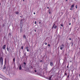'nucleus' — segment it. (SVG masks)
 <instances>
[{
	"label": "nucleus",
	"mask_w": 80,
	"mask_h": 80,
	"mask_svg": "<svg viewBox=\"0 0 80 80\" xmlns=\"http://www.w3.org/2000/svg\"><path fill=\"white\" fill-rule=\"evenodd\" d=\"M64 48V44H62L60 46V49L62 50L63 48Z\"/></svg>",
	"instance_id": "nucleus-1"
},
{
	"label": "nucleus",
	"mask_w": 80,
	"mask_h": 80,
	"mask_svg": "<svg viewBox=\"0 0 80 80\" xmlns=\"http://www.w3.org/2000/svg\"><path fill=\"white\" fill-rule=\"evenodd\" d=\"M23 20H21L20 21V26L21 25V26H23Z\"/></svg>",
	"instance_id": "nucleus-2"
},
{
	"label": "nucleus",
	"mask_w": 80,
	"mask_h": 80,
	"mask_svg": "<svg viewBox=\"0 0 80 80\" xmlns=\"http://www.w3.org/2000/svg\"><path fill=\"white\" fill-rule=\"evenodd\" d=\"M21 28H20V33H22V25L20 26Z\"/></svg>",
	"instance_id": "nucleus-3"
},
{
	"label": "nucleus",
	"mask_w": 80,
	"mask_h": 80,
	"mask_svg": "<svg viewBox=\"0 0 80 80\" xmlns=\"http://www.w3.org/2000/svg\"><path fill=\"white\" fill-rule=\"evenodd\" d=\"M0 62H2V63H3V58L2 57L0 58Z\"/></svg>",
	"instance_id": "nucleus-4"
},
{
	"label": "nucleus",
	"mask_w": 80,
	"mask_h": 80,
	"mask_svg": "<svg viewBox=\"0 0 80 80\" xmlns=\"http://www.w3.org/2000/svg\"><path fill=\"white\" fill-rule=\"evenodd\" d=\"M6 48V45H4V46H2L3 49L4 50H5Z\"/></svg>",
	"instance_id": "nucleus-5"
},
{
	"label": "nucleus",
	"mask_w": 80,
	"mask_h": 80,
	"mask_svg": "<svg viewBox=\"0 0 80 80\" xmlns=\"http://www.w3.org/2000/svg\"><path fill=\"white\" fill-rule=\"evenodd\" d=\"M50 66H51V67H52V66H53V62H50Z\"/></svg>",
	"instance_id": "nucleus-6"
},
{
	"label": "nucleus",
	"mask_w": 80,
	"mask_h": 80,
	"mask_svg": "<svg viewBox=\"0 0 80 80\" xmlns=\"http://www.w3.org/2000/svg\"><path fill=\"white\" fill-rule=\"evenodd\" d=\"M21 69H22V65H20L19 67V70H20Z\"/></svg>",
	"instance_id": "nucleus-7"
},
{
	"label": "nucleus",
	"mask_w": 80,
	"mask_h": 80,
	"mask_svg": "<svg viewBox=\"0 0 80 80\" xmlns=\"http://www.w3.org/2000/svg\"><path fill=\"white\" fill-rule=\"evenodd\" d=\"M16 14L17 15H18V14L19 13V12H15Z\"/></svg>",
	"instance_id": "nucleus-8"
},
{
	"label": "nucleus",
	"mask_w": 80,
	"mask_h": 80,
	"mask_svg": "<svg viewBox=\"0 0 80 80\" xmlns=\"http://www.w3.org/2000/svg\"><path fill=\"white\" fill-rule=\"evenodd\" d=\"M74 7V4H72V5L71 7L73 8Z\"/></svg>",
	"instance_id": "nucleus-9"
},
{
	"label": "nucleus",
	"mask_w": 80,
	"mask_h": 80,
	"mask_svg": "<svg viewBox=\"0 0 80 80\" xmlns=\"http://www.w3.org/2000/svg\"><path fill=\"white\" fill-rule=\"evenodd\" d=\"M64 75H66V76H67V72H64Z\"/></svg>",
	"instance_id": "nucleus-10"
},
{
	"label": "nucleus",
	"mask_w": 80,
	"mask_h": 80,
	"mask_svg": "<svg viewBox=\"0 0 80 80\" xmlns=\"http://www.w3.org/2000/svg\"><path fill=\"white\" fill-rule=\"evenodd\" d=\"M23 38H25V39H26V38H26V36H25V35H23Z\"/></svg>",
	"instance_id": "nucleus-11"
},
{
	"label": "nucleus",
	"mask_w": 80,
	"mask_h": 80,
	"mask_svg": "<svg viewBox=\"0 0 80 80\" xmlns=\"http://www.w3.org/2000/svg\"><path fill=\"white\" fill-rule=\"evenodd\" d=\"M23 64L24 65V67H25V65H26V63L25 62H24Z\"/></svg>",
	"instance_id": "nucleus-12"
},
{
	"label": "nucleus",
	"mask_w": 80,
	"mask_h": 80,
	"mask_svg": "<svg viewBox=\"0 0 80 80\" xmlns=\"http://www.w3.org/2000/svg\"><path fill=\"white\" fill-rule=\"evenodd\" d=\"M53 24H54V25L52 28V29H53V27H54V26H55V23H54Z\"/></svg>",
	"instance_id": "nucleus-13"
},
{
	"label": "nucleus",
	"mask_w": 80,
	"mask_h": 80,
	"mask_svg": "<svg viewBox=\"0 0 80 80\" xmlns=\"http://www.w3.org/2000/svg\"><path fill=\"white\" fill-rule=\"evenodd\" d=\"M7 50L8 52H9V49H8V48H7Z\"/></svg>",
	"instance_id": "nucleus-14"
},
{
	"label": "nucleus",
	"mask_w": 80,
	"mask_h": 80,
	"mask_svg": "<svg viewBox=\"0 0 80 80\" xmlns=\"http://www.w3.org/2000/svg\"><path fill=\"white\" fill-rule=\"evenodd\" d=\"M49 14H51V12L50 11V10L49 11Z\"/></svg>",
	"instance_id": "nucleus-15"
},
{
	"label": "nucleus",
	"mask_w": 80,
	"mask_h": 80,
	"mask_svg": "<svg viewBox=\"0 0 80 80\" xmlns=\"http://www.w3.org/2000/svg\"><path fill=\"white\" fill-rule=\"evenodd\" d=\"M73 8H72V7H71V8L70 9V10H73Z\"/></svg>",
	"instance_id": "nucleus-16"
},
{
	"label": "nucleus",
	"mask_w": 80,
	"mask_h": 80,
	"mask_svg": "<svg viewBox=\"0 0 80 80\" xmlns=\"http://www.w3.org/2000/svg\"><path fill=\"white\" fill-rule=\"evenodd\" d=\"M26 50H28V47H27L26 48H25Z\"/></svg>",
	"instance_id": "nucleus-17"
},
{
	"label": "nucleus",
	"mask_w": 80,
	"mask_h": 80,
	"mask_svg": "<svg viewBox=\"0 0 80 80\" xmlns=\"http://www.w3.org/2000/svg\"><path fill=\"white\" fill-rule=\"evenodd\" d=\"M8 36H10L11 35V33H9L8 34Z\"/></svg>",
	"instance_id": "nucleus-18"
},
{
	"label": "nucleus",
	"mask_w": 80,
	"mask_h": 80,
	"mask_svg": "<svg viewBox=\"0 0 80 80\" xmlns=\"http://www.w3.org/2000/svg\"><path fill=\"white\" fill-rule=\"evenodd\" d=\"M57 27V26H55L54 27V28L55 29Z\"/></svg>",
	"instance_id": "nucleus-19"
},
{
	"label": "nucleus",
	"mask_w": 80,
	"mask_h": 80,
	"mask_svg": "<svg viewBox=\"0 0 80 80\" xmlns=\"http://www.w3.org/2000/svg\"><path fill=\"white\" fill-rule=\"evenodd\" d=\"M75 8H76V9H77V5H76L75 6Z\"/></svg>",
	"instance_id": "nucleus-20"
},
{
	"label": "nucleus",
	"mask_w": 80,
	"mask_h": 80,
	"mask_svg": "<svg viewBox=\"0 0 80 80\" xmlns=\"http://www.w3.org/2000/svg\"><path fill=\"white\" fill-rule=\"evenodd\" d=\"M4 26H5V24H2V27H4Z\"/></svg>",
	"instance_id": "nucleus-21"
},
{
	"label": "nucleus",
	"mask_w": 80,
	"mask_h": 80,
	"mask_svg": "<svg viewBox=\"0 0 80 80\" xmlns=\"http://www.w3.org/2000/svg\"><path fill=\"white\" fill-rule=\"evenodd\" d=\"M45 45H47V42H45L44 43Z\"/></svg>",
	"instance_id": "nucleus-22"
},
{
	"label": "nucleus",
	"mask_w": 80,
	"mask_h": 80,
	"mask_svg": "<svg viewBox=\"0 0 80 80\" xmlns=\"http://www.w3.org/2000/svg\"><path fill=\"white\" fill-rule=\"evenodd\" d=\"M34 24H37V21H35L34 22Z\"/></svg>",
	"instance_id": "nucleus-23"
},
{
	"label": "nucleus",
	"mask_w": 80,
	"mask_h": 80,
	"mask_svg": "<svg viewBox=\"0 0 80 80\" xmlns=\"http://www.w3.org/2000/svg\"><path fill=\"white\" fill-rule=\"evenodd\" d=\"M21 48L22 49H23V46H21Z\"/></svg>",
	"instance_id": "nucleus-24"
},
{
	"label": "nucleus",
	"mask_w": 80,
	"mask_h": 80,
	"mask_svg": "<svg viewBox=\"0 0 80 80\" xmlns=\"http://www.w3.org/2000/svg\"><path fill=\"white\" fill-rule=\"evenodd\" d=\"M51 78H52V77H50L49 78V80H51Z\"/></svg>",
	"instance_id": "nucleus-25"
},
{
	"label": "nucleus",
	"mask_w": 80,
	"mask_h": 80,
	"mask_svg": "<svg viewBox=\"0 0 80 80\" xmlns=\"http://www.w3.org/2000/svg\"><path fill=\"white\" fill-rule=\"evenodd\" d=\"M69 40H72V38H69Z\"/></svg>",
	"instance_id": "nucleus-26"
},
{
	"label": "nucleus",
	"mask_w": 80,
	"mask_h": 80,
	"mask_svg": "<svg viewBox=\"0 0 80 80\" xmlns=\"http://www.w3.org/2000/svg\"><path fill=\"white\" fill-rule=\"evenodd\" d=\"M48 47H50V44H48Z\"/></svg>",
	"instance_id": "nucleus-27"
},
{
	"label": "nucleus",
	"mask_w": 80,
	"mask_h": 80,
	"mask_svg": "<svg viewBox=\"0 0 80 80\" xmlns=\"http://www.w3.org/2000/svg\"><path fill=\"white\" fill-rule=\"evenodd\" d=\"M13 61L14 62H15V58H13Z\"/></svg>",
	"instance_id": "nucleus-28"
},
{
	"label": "nucleus",
	"mask_w": 80,
	"mask_h": 80,
	"mask_svg": "<svg viewBox=\"0 0 80 80\" xmlns=\"http://www.w3.org/2000/svg\"><path fill=\"white\" fill-rule=\"evenodd\" d=\"M60 25H61V27H63V24H61Z\"/></svg>",
	"instance_id": "nucleus-29"
},
{
	"label": "nucleus",
	"mask_w": 80,
	"mask_h": 80,
	"mask_svg": "<svg viewBox=\"0 0 80 80\" xmlns=\"http://www.w3.org/2000/svg\"><path fill=\"white\" fill-rule=\"evenodd\" d=\"M27 52H29V49H27Z\"/></svg>",
	"instance_id": "nucleus-30"
},
{
	"label": "nucleus",
	"mask_w": 80,
	"mask_h": 80,
	"mask_svg": "<svg viewBox=\"0 0 80 80\" xmlns=\"http://www.w3.org/2000/svg\"><path fill=\"white\" fill-rule=\"evenodd\" d=\"M42 62H43V61L42 60L40 61V62L41 63H42Z\"/></svg>",
	"instance_id": "nucleus-31"
},
{
	"label": "nucleus",
	"mask_w": 80,
	"mask_h": 80,
	"mask_svg": "<svg viewBox=\"0 0 80 80\" xmlns=\"http://www.w3.org/2000/svg\"><path fill=\"white\" fill-rule=\"evenodd\" d=\"M3 68L4 69H5V68H6V67H5H5Z\"/></svg>",
	"instance_id": "nucleus-32"
},
{
	"label": "nucleus",
	"mask_w": 80,
	"mask_h": 80,
	"mask_svg": "<svg viewBox=\"0 0 80 80\" xmlns=\"http://www.w3.org/2000/svg\"><path fill=\"white\" fill-rule=\"evenodd\" d=\"M39 24H41V22H39Z\"/></svg>",
	"instance_id": "nucleus-33"
},
{
	"label": "nucleus",
	"mask_w": 80,
	"mask_h": 80,
	"mask_svg": "<svg viewBox=\"0 0 80 80\" xmlns=\"http://www.w3.org/2000/svg\"><path fill=\"white\" fill-rule=\"evenodd\" d=\"M33 14H34V15H35V14H36L35 12H34Z\"/></svg>",
	"instance_id": "nucleus-34"
},
{
	"label": "nucleus",
	"mask_w": 80,
	"mask_h": 80,
	"mask_svg": "<svg viewBox=\"0 0 80 80\" xmlns=\"http://www.w3.org/2000/svg\"><path fill=\"white\" fill-rule=\"evenodd\" d=\"M71 25V23H69V25Z\"/></svg>",
	"instance_id": "nucleus-35"
},
{
	"label": "nucleus",
	"mask_w": 80,
	"mask_h": 80,
	"mask_svg": "<svg viewBox=\"0 0 80 80\" xmlns=\"http://www.w3.org/2000/svg\"><path fill=\"white\" fill-rule=\"evenodd\" d=\"M34 71H35V72H37V71L36 70H35Z\"/></svg>",
	"instance_id": "nucleus-36"
},
{
	"label": "nucleus",
	"mask_w": 80,
	"mask_h": 80,
	"mask_svg": "<svg viewBox=\"0 0 80 80\" xmlns=\"http://www.w3.org/2000/svg\"><path fill=\"white\" fill-rule=\"evenodd\" d=\"M68 77H69V75H68Z\"/></svg>",
	"instance_id": "nucleus-37"
},
{
	"label": "nucleus",
	"mask_w": 80,
	"mask_h": 80,
	"mask_svg": "<svg viewBox=\"0 0 80 80\" xmlns=\"http://www.w3.org/2000/svg\"><path fill=\"white\" fill-rule=\"evenodd\" d=\"M20 17H21V18H22V16H20Z\"/></svg>",
	"instance_id": "nucleus-38"
},
{
	"label": "nucleus",
	"mask_w": 80,
	"mask_h": 80,
	"mask_svg": "<svg viewBox=\"0 0 80 80\" xmlns=\"http://www.w3.org/2000/svg\"><path fill=\"white\" fill-rule=\"evenodd\" d=\"M31 68H33V67H32V66H31Z\"/></svg>",
	"instance_id": "nucleus-39"
},
{
	"label": "nucleus",
	"mask_w": 80,
	"mask_h": 80,
	"mask_svg": "<svg viewBox=\"0 0 80 80\" xmlns=\"http://www.w3.org/2000/svg\"><path fill=\"white\" fill-rule=\"evenodd\" d=\"M47 8H48H48H49V7H47Z\"/></svg>",
	"instance_id": "nucleus-40"
},
{
	"label": "nucleus",
	"mask_w": 80,
	"mask_h": 80,
	"mask_svg": "<svg viewBox=\"0 0 80 80\" xmlns=\"http://www.w3.org/2000/svg\"><path fill=\"white\" fill-rule=\"evenodd\" d=\"M61 13L62 14H63V12H61Z\"/></svg>",
	"instance_id": "nucleus-41"
},
{
	"label": "nucleus",
	"mask_w": 80,
	"mask_h": 80,
	"mask_svg": "<svg viewBox=\"0 0 80 80\" xmlns=\"http://www.w3.org/2000/svg\"><path fill=\"white\" fill-rule=\"evenodd\" d=\"M68 1V0H66V2H67Z\"/></svg>",
	"instance_id": "nucleus-42"
},
{
	"label": "nucleus",
	"mask_w": 80,
	"mask_h": 80,
	"mask_svg": "<svg viewBox=\"0 0 80 80\" xmlns=\"http://www.w3.org/2000/svg\"><path fill=\"white\" fill-rule=\"evenodd\" d=\"M68 66H69V63L68 64Z\"/></svg>",
	"instance_id": "nucleus-43"
},
{
	"label": "nucleus",
	"mask_w": 80,
	"mask_h": 80,
	"mask_svg": "<svg viewBox=\"0 0 80 80\" xmlns=\"http://www.w3.org/2000/svg\"><path fill=\"white\" fill-rule=\"evenodd\" d=\"M34 31H35V32H36V30H35Z\"/></svg>",
	"instance_id": "nucleus-44"
},
{
	"label": "nucleus",
	"mask_w": 80,
	"mask_h": 80,
	"mask_svg": "<svg viewBox=\"0 0 80 80\" xmlns=\"http://www.w3.org/2000/svg\"><path fill=\"white\" fill-rule=\"evenodd\" d=\"M67 68H68V66H67Z\"/></svg>",
	"instance_id": "nucleus-45"
},
{
	"label": "nucleus",
	"mask_w": 80,
	"mask_h": 80,
	"mask_svg": "<svg viewBox=\"0 0 80 80\" xmlns=\"http://www.w3.org/2000/svg\"><path fill=\"white\" fill-rule=\"evenodd\" d=\"M60 28H62V27H60Z\"/></svg>",
	"instance_id": "nucleus-46"
},
{
	"label": "nucleus",
	"mask_w": 80,
	"mask_h": 80,
	"mask_svg": "<svg viewBox=\"0 0 80 80\" xmlns=\"http://www.w3.org/2000/svg\"><path fill=\"white\" fill-rule=\"evenodd\" d=\"M24 0H23V2H24Z\"/></svg>",
	"instance_id": "nucleus-47"
},
{
	"label": "nucleus",
	"mask_w": 80,
	"mask_h": 80,
	"mask_svg": "<svg viewBox=\"0 0 80 80\" xmlns=\"http://www.w3.org/2000/svg\"><path fill=\"white\" fill-rule=\"evenodd\" d=\"M1 5V3H0V5Z\"/></svg>",
	"instance_id": "nucleus-48"
},
{
	"label": "nucleus",
	"mask_w": 80,
	"mask_h": 80,
	"mask_svg": "<svg viewBox=\"0 0 80 80\" xmlns=\"http://www.w3.org/2000/svg\"><path fill=\"white\" fill-rule=\"evenodd\" d=\"M4 38H5V37H4Z\"/></svg>",
	"instance_id": "nucleus-49"
},
{
	"label": "nucleus",
	"mask_w": 80,
	"mask_h": 80,
	"mask_svg": "<svg viewBox=\"0 0 80 80\" xmlns=\"http://www.w3.org/2000/svg\"><path fill=\"white\" fill-rule=\"evenodd\" d=\"M79 76H80V74H79Z\"/></svg>",
	"instance_id": "nucleus-50"
},
{
	"label": "nucleus",
	"mask_w": 80,
	"mask_h": 80,
	"mask_svg": "<svg viewBox=\"0 0 80 80\" xmlns=\"http://www.w3.org/2000/svg\"><path fill=\"white\" fill-rule=\"evenodd\" d=\"M70 62H72V61H70Z\"/></svg>",
	"instance_id": "nucleus-51"
},
{
	"label": "nucleus",
	"mask_w": 80,
	"mask_h": 80,
	"mask_svg": "<svg viewBox=\"0 0 80 80\" xmlns=\"http://www.w3.org/2000/svg\"><path fill=\"white\" fill-rule=\"evenodd\" d=\"M74 0L76 1V0Z\"/></svg>",
	"instance_id": "nucleus-52"
},
{
	"label": "nucleus",
	"mask_w": 80,
	"mask_h": 80,
	"mask_svg": "<svg viewBox=\"0 0 80 80\" xmlns=\"http://www.w3.org/2000/svg\"><path fill=\"white\" fill-rule=\"evenodd\" d=\"M72 45H73V44H72Z\"/></svg>",
	"instance_id": "nucleus-53"
}]
</instances>
